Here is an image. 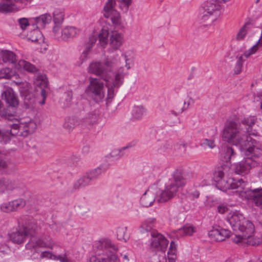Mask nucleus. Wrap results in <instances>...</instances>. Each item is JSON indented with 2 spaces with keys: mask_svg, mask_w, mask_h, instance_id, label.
<instances>
[{
  "mask_svg": "<svg viewBox=\"0 0 262 262\" xmlns=\"http://www.w3.org/2000/svg\"><path fill=\"white\" fill-rule=\"evenodd\" d=\"M195 231V228L192 226L186 225L180 229L178 233L182 235H191Z\"/></svg>",
  "mask_w": 262,
  "mask_h": 262,
  "instance_id": "a18cd8bd",
  "label": "nucleus"
},
{
  "mask_svg": "<svg viewBox=\"0 0 262 262\" xmlns=\"http://www.w3.org/2000/svg\"><path fill=\"white\" fill-rule=\"evenodd\" d=\"M85 91L87 94L92 95L96 102H100L104 98L103 83L98 78H90V84Z\"/></svg>",
  "mask_w": 262,
  "mask_h": 262,
  "instance_id": "9b49d317",
  "label": "nucleus"
},
{
  "mask_svg": "<svg viewBox=\"0 0 262 262\" xmlns=\"http://www.w3.org/2000/svg\"><path fill=\"white\" fill-rule=\"evenodd\" d=\"M28 236L26 232L19 226V229L12 232L10 235V239L13 243L21 244L24 242L25 239Z\"/></svg>",
  "mask_w": 262,
  "mask_h": 262,
  "instance_id": "b1692460",
  "label": "nucleus"
},
{
  "mask_svg": "<svg viewBox=\"0 0 262 262\" xmlns=\"http://www.w3.org/2000/svg\"><path fill=\"white\" fill-rule=\"evenodd\" d=\"M227 221L234 231L239 230L242 233L245 231L251 233L253 231V223L246 220L243 214L238 212L230 213L228 215Z\"/></svg>",
  "mask_w": 262,
  "mask_h": 262,
  "instance_id": "6e6552de",
  "label": "nucleus"
},
{
  "mask_svg": "<svg viewBox=\"0 0 262 262\" xmlns=\"http://www.w3.org/2000/svg\"><path fill=\"white\" fill-rule=\"evenodd\" d=\"M155 219L153 218L146 220L141 226L140 232L142 233L147 232L150 234L151 232H156V231H152L155 227Z\"/></svg>",
  "mask_w": 262,
  "mask_h": 262,
  "instance_id": "7c9ffc66",
  "label": "nucleus"
},
{
  "mask_svg": "<svg viewBox=\"0 0 262 262\" xmlns=\"http://www.w3.org/2000/svg\"><path fill=\"white\" fill-rule=\"evenodd\" d=\"M227 166L219 167L214 173L213 179L216 182L219 189L226 191L229 189H239L237 191H241L245 186V182L242 179H235L226 177Z\"/></svg>",
  "mask_w": 262,
  "mask_h": 262,
  "instance_id": "20e7f679",
  "label": "nucleus"
},
{
  "mask_svg": "<svg viewBox=\"0 0 262 262\" xmlns=\"http://www.w3.org/2000/svg\"><path fill=\"white\" fill-rule=\"evenodd\" d=\"M250 24L249 23H246L239 30L237 33L236 37V39L237 40H241L244 39L247 34V31L249 29L248 26Z\"/></svg>",
  "mask_w": 262,
  "mask_h": 262,
  "instance_id": "de8ad7c7",
  "label": "nucleus"
},
{
  "mask_svg": "<svg viewBox=\"0 0 262 262\" xmlns=\"http://www.w3.org/2000/svg\"><path fill=\"white\" fill-rule=\"evenodd\" d=\"M200 20L204 25H210L216 18L217 15L213 13H207L206 11L199 10Z\"/></svg>",
  "mask_w": 262,
  "mask_h": 262,
  "instance_id": "a878e982",
  "label": "nucleus"
},
{
  "mask_svg": "<svg viewBox=\"0 0 262 262\" xmlns=\"http://www.w3.org/2000/svg\"><path fill=\"white\" fill-rule=\"evenodd\" d=\"M111 262H120L119 259L116 256L115 254L112 253L107 255Z\"/></svg>",
  "mask_w": 262,
  "mask_h": 262,
  "instance_id": "338daca9",
  "label": "nucleus"
},
{
  "mask_svg": "<svg viewBox=\"0 0 262 262\" xmlns=\"http://www.w3.org/2000/svg\"><path fill=\"white\" fill-rule=\"evenodd\" d=\"M0 186L7 190L12 191L17 187V184L15 181L2 178L0 179Z\"/></svg>",
  "mask_w": 262,
  "mask_h": 262,
  "instance_id": "2f4dec72",
  "label": "nucleus"
},
{
  "mask_svg": "<svg viewBox=\"0 0 262 262\" xmlns=\"http://www.w3.org/2000/svg\"><path fill=\"white\" fill-rule=\"evenodd\" d=\"M240 149L246 157L235 164L234 170L235 173L244 176L248 174L251 168L257 165V162L253 158L258 157L261 155L262 149L256 146H251L250 145L248 147L240 146Z\"/></svg>",
  "mask_w": 262,
  "mask_h": 262,
  "instance_id": "f03ea898",
  "label": "nucleus"
},
{
  "mask_svg": "<svg viewBox=\"0 0 262 262\" xmlns=\"http://www.w3.org/2000/svg\"><path fill=\"white\" fill-rule=\"evenodd\" d=\"M1 97L6 102L7 106L3 108V111L0 112V116L11 120V118L14 116L19 105L18 96L12 88H9L3 92Z\"/></svg>",
  "mask_w": 262,
  "mask_h": 262,
  "instance_id": "423d86ee",
  "label": "nucleus"
},
{
  "mask_svg": "<svg viewBox=\"0 0 262 262\" xmlns=\"http://www.w3.org/2000/svg\"><path fill=\"white\" fill-rule=\"evenodd\" d=\"M119 62L116 57L106 58L102 61L91 63L88 68V71L108 82L111 79L112 71L115 67L118 66Z\"/></svg>",
  "mask_w": 262,
  "mask_h": 262,
  "instance_id": "7ed1b4c3",
  "label": "nucleus"
},
{
  "mask_svg": "<svg viewBox=\"0 0 262 262\" xmlns=\"http://www.w3.org/2000/svg\"><path fill=\"white\" fill-rule=\"evenodd\" d=\"M228 210V207L224 204H222L217 206V211L220 213L223 214Z\"/></svg>",
  "mask_w": 262,
  "mask_h": 262,
  "instance_id": "0e129e2a",
  "label": "nucleus"
},
{
  "mask_svg": "<svg viewBox=\"0 0 262 262\" xmlns=\"http://www.w3.org/2000/svg\"><path fill=\"white\" fill-rule=\"evenodd\" d=\"M64 95L66 97V100L67 101L68 104L72 100L73 98V93L72 91H68L64 93Z\"/></svg>",
  "mask_w": 262,
  "mask_h": 262,
  "instance_id": "69168bd1",
  "label": "nucleus"
},
{
  "mask_svg": "<svg viewBox=\"0 0 262 262\" xmlns=\"http://www.w3.org/2000/svg\"><path fill=\"white\" fill-rule=\"evenodd\" d=\"M52 17L51 15L49 14L46 13L40 16L36 17L35 21L36 23V25L37 26L36 28L38 27H44L46 24H49L52 20Z\"/></svg>",
  "mask_w": 262,
  "mask_h": 262,
  "instance_id": "72a5a7b5",
  "label": "nucleus"
},
{
  "mask_svg": "<svg viewBox=\"0 0 262 262\" xmlns=\"http://www.w3.org/2000/svg\"><path fill=\"white\" fill-rule=\"evenodd\" d=\"M244 196L247 200H252L256 206L262 208V188L247 190Z\"/></svg>",
  "mask_w": 262,
  "mask_h": 262,
  "instance_id": "a211bd4d",
  "label": "nucleus"
},
{
  "mask_svg": "<svg viewBox=\"0 0 262 262\" xmlns=\"http://www.w3.org/2000/svg\"><path fill=\"white\" fill-rule=\"evenodd\" d=\"M53 19L55 26L60 27L64 19L63 12L60 9H55L53 13Z\"/></svg>",
  "mask_w": 262,
  "mask_h": 262,
  "instance_id": "58836bf2",
  "label": "nucleus"
},
{
  "mask_svg": "<svg viewBox=\"0 0 262 262\" xmlns=\"http://www.w3.org/2000/svg\"><path fill=\"white\" fill-rule=\"evenodd\" d=\"M127 148V147H124L121 149H115L110 153V156L111 157L116 158L117 159L123 156V154L121 153L122 150H124Z\"/></svg>",
  "mask_w": 262,
  "mask_h": 262,
  "instance_id": "4d7b16f0",
  "label": "nucleus"
},
{
  "mask_svg": "<svg viewBox=\"0 0 262 262\" xmlns=\"http://www.w3.org/2000/svg\"><path fill=\"white\" fill-rule=\"evenodd\" d=\"M200 146L205 149H213L215 147V144L213 140L205 139L201 141Z\"/></svg>",
  "mask_w": 262,
  "mask_h": 262,
  "instance_id": "49530a36",
  "label": "nucleus"
},
{
  "mask_svg": "<svg viewBox=\"0 0 262 262\" xmlns=\"http://www.w3.org/2000/svg\"><path fill=\"white\" fill-rule=\"evenodd\" d=\"M27 246L28 247H32L33 248H36L37 247H47V244L43 242L42 240L40 239H38L35 241L34 243L33 240L29 243H28Z\"/></svg>",
  "mask_w": 262,
  "mask_h": 262,
  "instance_id": "864d4df0",
  "label": "nucleus"
},
{
  "mask_svg": "<svg viewBox=\"0 0 262 262\" xmlns=\"http://www.w3.org/2000/svg\"><path fill=\"white\" fill-rule=\"evenodd\" d=\"M34 85L36 88L40 89L41 90V95L42 97V100L39 102V103L43 105L45 103L47 97L45 88L48 87V82L45 75H39L34 81Z\"/></svg>",
  "mask_w": 262,
  "mask_h": 262,
  "instance_id": "6ab92c4d",
  "label": "nucleus"
},
{
  "mask_svg": "<svg viewBox=\"0 0 262 262\" xmlns=\"http://www.w3.org/2000/svg\"><path fill=\"white\" fill-rule=\"evenodd\" d=\"M19 24L22 30H25L27 26L29 25L28 19L26 18H21L18 19Z\"/></svg>",
  "mask_w": 262,
  "mask_h": 262,
  "instance_id": "bf43d9fd",
  "label": "nucleus"
},
{
  "mask_svg": "<svg viewBox=\"0 0 262 262\" xmlns=\"http://www.w3.org/2000/svg\"><path fill=\"white\" fill-rule=\"evenodd\" d=\"M172 147V143L170 141H166L162 143L161 147L158 149V150L160 151L165 152L168 150L171 149Z\"/></svg>",
  "mask_w": 262,
  "mask_h": 262,
  "instance_id": "5fc2aeb1",
  "label": "nucleus"
},
{
  "mask_svg": "<svg viewBox=\"0 0 262 262\" xmlns=\"http://www.w3.org/2000/svg\"><path fill=\"white\" fill-rule=\"evenodd\" d=\"M219 226L213 229L208 232V236L212 240L219 242Z\"/></svg>",
  "mask_w": 262,
  "mask_h": 262,
  "instance_id": "09e8293b",
  "label": "nucleus"
},
{
  "mask_svg": "<svg viewBox=\"0 0 262 262\" xmlns=\"http://www.w3.org/2000/svg\"><path fill=\"white\" fill-rule=\"evenodd\" d=\"M10 127V133L12 136L26 137L35 131L37 124L35 121L29 119L27 121H21L17 123L12 124Z\"/></svg>",
  "mask_w": 262,
  "mask_h": 262,
  "instance_id": "1a4fd4ad",
  "label": "nucleus"
},
{
  "mask_svg": "<svg viewBox=\"0 0 262 262\" xmlns=\"http://www.w3.org/2000/svg\"><path fill=\"white\" fill-rule=\"evenodd\" d=\"M80 32V29L75 27L66 26L60 31V27L55 26L53 28V37L59 41H68L77 37Z\"/></svg>",
  "mask_w": 262,
  "mask_h": 262,
  "instance_id": "9d476101",
  "label": "nucleus"
},
{
  "mask_svg": "<svg viewBox=\"0 0 262 262\" xmlns=\"http://www.w3.org/2000/svg\"><path fill=\"white\" fill-rule=\"evenodd\" d=\"M26 205V201L24 199L18 198L2 203L0 205V210L3 213H10L21 209Z\"/></svg>",
  "mask_w": 262,
  "mask_h": 262,
  "instance_id": "4468645a",
  "label": "nucleus"
},
{
  "mask_svg": "<svg viewBox=\"0 0 262 262\" xmlns=\"http://www.w3.org/2000/svg\"><path fill=\"white\" fill-rule=\"evenodd\" d=\"M80 123L77 116V117L66 118L63 126L68 131H71Z\"/></svg>",
  "mask_w": 262,
  "mask_h": 262,
  "instance_id": "473e14b6",
  "label": "nucleus"
},
{
  "mask_svg": "<svg viewBox=\"0 0 262 262\" xmlns=\"http://www.w3.org/2000/svg\"><path fill=\"white\" fill-rule=\"evenodd\" d=\"M167 258L168 262H175L177 258L175 251H168L167 252Z\"/></svg>",
  "mask_w": 262,
  "mask_h": 262,
  "instance_id": "052dcab7",
  "label": "nucleus"
},
{
  "mask_svg": "<svg viewBox=\"0 0 262 262\" xmlns=\"http://www.w3.org/2000/svg\"><path fill=\"white\" fill-rule=\"evenodd\" d=\"M186 182L182 172L176 170L173 173L172 178L166 184L165 189L157 196V201L159 203H164L170 200L176 195L178 188L184 186Z\"/></svg>",
  "mask_w": 262,
  "mask_h": 262,
  "instance_id": "39448f33",
  "label": "nucleus"
},
{
  "mask_svg": "<svg viewBox=\"0 0 262 262\" xmlns=\"http://www.w3.org/2000/svg\"><path fill=\"white\" fill-rule=\"evenodd\" d=\"M18 66L20 68H23L29 72L34 73L37 71L35 66L24 60H19Z\"/></svg>",
  "mask_w": 262,
  "mask_h": 262,
  "instance_id": "4c0bfd02",
  "label": "nucleus"
},
{
  "mask_svg": "<svg viewBox=\"0 0 262 262\" xmlns=\"http://www.w3.org/2000/svg\"><path fill=\"white\" fill-rule=\"evenodd\" d=\"M222 154L224 156V160L228 162L235 156L233 148L230 146H225L223 148Z\"/></svg>",
  "mask_w": 262,
  "mask_h": 262,
  "instance_id": "e433bc0d",
  "label": "nucleus"
},
{
  "mask_svg": "<svg viewBox=\"0 0 262 262\" xmlns=\"http://www.w3.org/2000/svg\"><path fill=\"white\" fill-rule=\"evenodd\" d=\"M80 123L84 125H93L97 121V116L94 111H90L89 108H85L80 112L78 115Z\"/></svg>",
  "mask_w": 262,
  "mask_h": 262,
  "instance_id": "f3484780",
  "label": "nucleus"
},
{
  "mask_svg": "<svg viewBox=\"0 0 262 262\" xmlns=\"http://www.w3.org/2000/svg\"><path fill=\"white\" fill-rule=\"evenodd\" d=\"M55 258L54 260H59L60 262H68L66 254L56 255H54Z\"/></svg>",
  "mask_w": 262,
  "mask_h": 262,
  "instance_id": "680f3d73",
  "label": "nucleus"
},
{
  "mask_svg": "<svg viewBox=\"0 0 262 262\" xmlns=\"http://www.w3.org/2000/svg\"><path fill=\"white\" fill-rule=\"evenodd\" d=\"M219 242H222L230 237L231 232L228 229H223L219 227Z\"/></svg>",
  "mask_w": 262,
  "mask_h": 262,
  "instance_id": "3c124183",
  "label": "nucleus"
},
{
  "mask_svg": "<svg viewBox=\"0 0 262 262\" xmlns=\"http://www.w3.org/2000/svg\"><path fill=\"white\" fill-rule=\"evenodd\" d=\"M156 199L155 192L152 190H147L141 196L140 203L143 206L147 207L152 204Z\"/></svg>",
  "mask_w": 262,
  "mask_h": 262,
  "instance_id": "5701e85b",
  "label": "nucleus"
},
{
  "mask_svg": "<svg viewBox=\"0 0 262 262\" xmlns=\"http://www.w3.org/2000/svg\"><path fill=\"white\" fill-rule=\"evenodd\" d=\"M220 8V3L216 0H207L199 10L206 11L207 13H213L217 15Z\"/></svg>",
  "mask_w": 262,
  "mask_h": 262,
  "instance_id": "aec40b11",
  "label": "nucleus"
},
{
  "mask_svg": "<svg viewBox=\"0 0 262 262\" xmlns=\"http://www.w3.org/2000/svg\"><path fill=\"white\" fill-rule=\"evenodd\" d=\"M42 257H46L51 259L55 258L54 254L49 251H43L41 254Z\"/></svg>",
  "mask_w": 262,
  "mask_h": 262,
  "instance_id": "e2e57ef3",
  "label": "nucleus"
},
{
  "mask_svg": "<svg viewBox=\"0 0 262 262\" xmlns=\"http://www.w3.org/2000/svg\"><path fill=\"white\" fill-rule=\"evenodd\" d=\"M108 34V28L107 27H103L98 35L99 43L103 48H105L107 43Z\"/></svg>",
  "mask_w": 262,
  "mask_h": 262,
  "instance_id": "f704fd0d",
  "label": "nucleus"
},
{
  "mask_svg": "<svg viewBox=\"0 0 262 262\" xmlns=\"http://www.w3.org/2000/svg\"><path fill=\"white\" fill-rule=\"evenodd\" d=\"M92 47L93 46L89 43L86 45L85 49L82 53L80 57V58L82 59L83 61H84L87 59L88 55Z\"/></svg>",
  "mask_w": 262,
  "mask_h": 262,
  "instance_id": "6e6d98bb",
  "label": "nucleus"
},
{
  "mask_svg": "<svg viewBox=\"0 0 262 262\" xmlns=\"http://www.w3.org/2000/svg\"><path fill=\"white\" fill-rule=\"evenodd\" d=\"M186 101L185 100H179L174 103L173 108L170 111V114L177 116L187 110L185 107Z\"/></svg>",
  "mask_w": 262,
  "mask_h": 262,
  "instance_id": "c85d7f7f",
  "label": "nucleus"
},
{
  "mask_svg": "<svg viewBox=\"0 0 262 262\" xmlns=\"http://www.w3.org/2000/svg\"><path fill=\"white\" fill-rule=\"evenodd\" d=\"M256 118L254 117L245 118L242 123L246 127L244 129L237 121L229 119L226 121L223 130L222 138L224 141L236 146L249 145L247 134L250 135L252 127L255 124Z\"/></svg>",
  "mask_w": 262,
  "mask_h": 262,
  "instance_id": "f257e3e1",
  "label": "nucleus"
},
{
  "mask_svg": "<svg viewBox=\"0 0 262 262\" xmlns=\"http://www.w3.org/2000/svg\"><path fill=\"white\" fill-rule=\"evenodd\" d=\"M19 225L25 231L28 236H33L37 230L38 227L36 221L32 217L25 215L18 220Z\"/></svg>",
  "mask_w": 262,
  "mask_h": 262,
  "instance_id": "dca6fc26",
  "label": "nucleus"
},
{
  "mask_svg": "<svg viewBox=\"0 0 262 262\" xmlns=\"http://www.w3.org/2000/svg\"><path fill=\"white\" fill-rule=\"evenodd\" d=\"M119 61L118 66L114 68L116 70L114 72V78H111L109 82H106V86L107 87V97L106 98V104L108 106V104L111 103L112 99L114 96V88H119L123 83L125 76L128 74L126 68L123 66H120L121 61L119 59L117 58Z\"/></svg>",
  "mask_w": 262,
  "mask_h": 262,
  "instance_id": "0eeeda50",
  "label": "nucleus"
},
{
  "mask_svg": "<svg viewBox=\"0 0 262 262\" xmlns=\"http://www.w3.org/2000/svg\"><path fill=\"white\" fill-rule=\"evenodd\" d=\"M105 169L103 168L102 166H100L94 170L87 172V174L90 178L91 181L96 179L99 176L105 171Z\"/></svg>",
  "mask_w": 262,
  "mask_h": 262,
  "instance_id": "a19ab883",
  "label": "nucleus"
},
{
  "mask_svg": "<svg viewBox=\"0 0 262 262\" xmlns=\"http://www.w3.org/2000/svg\"><path fill=\"white\" fill-rule=\"evenodd\" d=\"M1 56L3 61L5 63H14L16 62V55L12 51L2 50Z\"/></svg>",
  "mask_w": 262,
  "mask_h": 262,
  "instance_id": "c756f323",
  "label": "nucleus"
},
{
  "mask_svg": "<svg viewBox=\"0 0 262 262\" xmlns=\"http://www.w3.org/2000/svg\"><path fill=\"white\" fill-rule=\"evenodd\" d=\"M41 36V34L39 30L37 29H34L30 32L29 39H30L33 42H36L38 41Z\"/></svg>",
  "mask_w": 262,
  "mask_h": 262,
  "instance_id": "603ef678",
  "label": "nucleus"
},
{
  "mask_svg": "<svg viewBox=\"0 0 262 262\" xmlns=\"http://www.w3.org/2000/svg\"><path fill=\"white\" fill-rule=\"evenodd\" d=\"M254 231V226L253 225V231L251 233H248L245 231L241 234L235 235L233 239V242L242 245H247L254 246L262 244V241L260 238L252 235Z\"/></svg>",
  "mask_w": 262,
  "mask_h": 262,
  "instance_id": "f8f14e48",
  "label": "nucleus"
},
{
  "mask_svg": "<svg viewBox=\"0 0 262 262\" xmlns=\"http://www.w3.org/2000/svg\"><path fill=\"white\" fill-rule=\"evenodd\" d=\"M121 57L125 61V68L129 70L133 66L135 58V53L132 50L125 51L121 54Z\"/></svg>",
  "mask_w": 262,
  "mask_h": 262,
  "instance_id": "393cba45",
  "label": "nucleus"
},
{
  "mask_svg": "<svg viewBox=\"0 0 262 262\" xmlns=\"http://www.w3.org/2000/svg\"><path fill=\"white\" fill-rule=\"evenodd\" d=\"M90 211V209L89 206L86 204H83L78 206V211L79 213L81 215H83L87 213Z\"/></svg>",
  "mask_w": 262,
  "mask_h": 262,
  "instance_id": "13d9d810",
  "label": "nucleus"
},
{
  "mask_svg": "<svg viewBox=\"0 0 262 262\" xmlns=\"http://www.w3.org/2000/svg\"><path fill=\"white\" fill-rule=\"evenodd\" d=\"M91 180L87 173L80 177L73 184V189L74 191L81 189L88 185L91 183Z\"/></svg>",
  "mask_w": 262,
  "mask_h": 262,
  "instance_id": "cd10ccee",
  "label": "nucleus"
},
{
  "mask_svg": "<svg viewBox=\"0 0 262 262\" xmlns=\"http://www.w3.org/2000/svg\"><path fill=\"white\" fill-rule=\"evenodd\" d=\"M96 245L98 249L102 251L104 253L108 255L107 251L110 249L113 250L115 251L118 250V247L113 244L111 240L108 239H104L96 243Z\"/></svg>",
  "mask_w": 262,
  "mask_h": 262,
  "instance_id": "4be33fe9",
  "label": "nucleus"
},
{
  "mask_svg": "<svg viewBox=\"0 0 262 262\" xmlns=\"http://www.w3.org/2000/svg\"><path fill=\"white\" fill-rule=\"evenodd\" d=\"M126 228L119 227L116 230L117 238L119 241L127 242L129 238L128 235L126 234Z\"/></svg>",
  "mask_w": 262,
  "mask_h": 262,
  "instance_id": "37998d69",
  "label": "nucleus"
},
{
  "mask_svg": "<svg viewBox=\"0 0 262 262\" xmlns=\"http://www.w3.org/2000/svg\"><path fill=\"white\" fill-rule=\"evenodd\" d=\"M14 70L9 68H3L0 70V79H10L15 76Z\"/></svg>",
  "mask_w": 262,
  "mask_h": 262,
  "instance_id": "ea45409f",
  "label": "nucleus"
},
{
  "mask_svg": "<svg viewBox=\"0 0 262 262\" xmlns=\"http://www.w3.org/2000/svg\"><path fill=\"white\" fill-rule=\"evenodd\" d=\"M8 3H2L0 4L1 12H9L12 11L14 9V1H6Z\"/></svg>",
  "mask_w": 262,
  "mask_h": 262,
  "instance_id": "79ce46f5",
  "label": "nucleus"
},
{
  "mask_svg": "<svg viewBox=\"0 0 262 262\" xmlns=\"http://www.w3.org/2000/svg\"><path fill=\"white\" fill-rule=\"evenodd\" d=\"M146 111L142 105L135 106L132 111V116L135 119H140L145 114Z\"/></svg>",
  "mask_w": 262,
  "mask_h": 262,
  "instance_id": "c9c22d12",
  "label": "nucleus"
},
{
  "mask_svg": "<svg viewBox=\"0 0 262 262\" xmlns=\"http://www.w3.org/2000/svg\"><path fill=\"white\" fill-rule=\"evenodd\" d=\"M151 237L150 248L155 251L165 252L166 250L169 242L161 234L157 232L150 233Z\"/></svg>",
  "mask_w": 262,
  "mask_h": 262,
  "instance_id": "ddd939ff",
  "label": "nucleus"
},
{
  "mask_svg": "<svg viewBox=\"0 0 262 262\" xmlns=\"http://www.w3.org/2000/svg\"><path fill=\"white\" fill-rule=\"evenodd\" d=\"M24 103L28 107H32L35 103V98L33 95H27L24 98Z\"/></svg>",
  "mask_w": 262,
  "mask_h": 262,
  "instance_id": "8fccbe9b",
  "label": "nucleus"
},
{
  "mask_svg": "<svg viewBox=\"0 0 262 262\" xmlns=\"http://www.w3.org/2000/svg\"><path fill=\"white\" fill-rule=\"evenodd\" d=\"M12 135L10 133V129L3 130L0 128V143L7 144L11 140Z\"/></svg>",
  "mask_w": 262,
  "mask_h": 262,
  "instance_id": "c03bdc74",
  "label": "nucleus"
},
{
  "mask_svg": "<svg viewBox=\"0 0 262 262\" xmlns=\"http://www.w3.org/2000/svg\"><path fill=\"white\" fill-rule=\"evenodd\" d=\"M258 47H257V45H254L252 47L249 49L248 50L246 51L243 55L241 56L238 57V60L236 63L235 67L234 68V73L235 74H239L243 68V64L244 62V60L243 59V57L245 56L246 58L249 57L251 55L255 53V52L257 50Z\"/></svg>",
  "mask_w": 262,
  "mask_h": 262,
  "instance_id": "412c9836",
  "label": "nucleus"
},
{
  "mask_svg": "<svg viewBox=\"0 0 262 262\" xmlns=\"http://www.w3.org/2000/svg\"><path fill=\"white\" fill-rule=\"evenodd\" d=\"M123 37L116 32L112 33L110 38V45L115 50L118 49L122 43Z\"/></svg>",
  "mask_w": 262,
  "mask_h": 262,
  "instance_id": "bb28decb",
  "label": "nucleus"
},
{
  "mask_svg": "<svg viewBox=\"0 0 262 262\" xmlns=\"http://www.w3.org/2000/svg\"><path fill=\"white\" fill-rule=\"evenodd\" d=\"M116 4L115 0H107L104 7V16L111 19L113 24L115 25L120 23V13L114 9Z\"/></svg>",
  "mask_w": 262,
  "mask_h": 262,
  "instance_id": "2eb2a0df",
  "label": "nucleus"
},
{
  "mask_svg": "<svg viewBox=\"0 0 262 262\" xmlns=\"http://www.w3.org/2000/svg\"><path fill=\"white\" fill-rule=\"evenodd\" d=\"M8 167L7 162L0 158V170L4 169Z\"/></svg>",
  "mask_w": 262,
  "mask_h": 262,
  "instance_id": "774afa93",
  "label": "nucleus"
}]
</instances>
